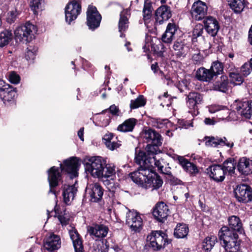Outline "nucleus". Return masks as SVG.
Returning a JSON list of instances; mask_svg holds the SVG:
<instances>
[{"mask_svg": "<svg viewBox=\"0 0 252 252\" xmlns=\"http://www.w3.org/2000/svg\"><path fill=\"white\" fill-rule=\"evenodd\" d=\"M126 223L132 231L136 232H139L142 229L143 221L140 214L133 210L126 213Z\"/></svg>", "mask_w": 252, "mask_h": 252, "instance_id": "obj_8", "label": "nucleus"}, {"mask_svg": "<svg viewBox=\"0 0 252 252\" xmlns=\"http://www.w3.org/2000/svg\"><path fill=\"white\" fill-rule=\"evenodd\" d=\"M135 160L136 163L139 165L138 168H144L146 167L148 163L150 164L151 167V172H154L153 166L152 164L158 167V171L160 173L167 175H171V168L168 166L167 164L164 159L158 156L153 157L152 158H146L145 152L140 151L138 154H136L135 157Z\"/></svg>", "mask_w": 252, "mask_h": 252, "instance_id": "obj_2", "label": "nucleus"}, {"mask_svg": "<svg viewBox=\"0 0 252 252\" xmlns=\"http://www.w3.org/2000/svg\"><path fill=\"white\" fill-rule=\"evenodd\" d=\"M238 113L246 119H250L252 114V100L236 101L233 104Z\"/></svg>", "mask_w": 252, "mask_h": 252, "instance_id": "obj_19", "label": "nucleus"}, {"mask_svg": "<svg viewBox=\"0 0 252 252\" xmlns=\"http://www.w3.org/2000/svg\"><path fill=\"white\" fill-rule=\"evenodd\" d=\"M159 146L149 144L146 148V154L145 153L146 158L150 159V158H152L153 157L157 156L158 153L159 152L158 148Z\"/></svg>", "mask_w": 252, "mask_h": 252, "instance_id": "obj_41", "label": "nucleus"}, {"mask_svg": "<svg viewBox=\"0 0 252 252\" xmlns=\"http://www.w3.org/2000/svg\"><path fill=\"white\" fill-rule=\"evenodd\" d=\"M204 141H205V145L207 146L217 147L218 146H226L231 148L233 146V143L228 141L225 137L205 136L204 138Z\"/></svg>", "mask_w": 252, "mask_h": 252, "instance_id": "obj_23", "label": "nucleus"}, {"mask_svg": "<svg viewBox=\"0 0 252 252\" xmlns=\"http://www.w3.org/2000/svg\"><path fill=\"white\" fill-rule=\"evenodd\" d=\"M228 79L225 75H222L220 80L216 82L213 85V89L216 91L225 93L228 90Z\"/></svg>", "mask_w": 252, "mask_h": 252, "instance_id": "obj_36", "label": "nucleus"}, {"mask_svg": "<svg viewBox=\"0 0 252 252\" xmlns=\"http://www.w3.org/2000/svg\"><path fill=\"white\" fill-rule=\"evenodd\" d=\"M189 233V228L186 224H178L174 229V234L177 238H184Z\"/></svg>", "mask_w": 252, "mask_h": 252, "instance_id": "obj_38", "label": "nucleus"}, {"mask_svg": "<svg viewBox=\"0 0 252 252\" xmlns=\"http://www.w3.org/2000/svg\"><path fill=\"white\" fill-rule=\"evenodd\" d=\"M158 66V65L157 63H156L155 64H152L151 65V69L156 73Z\"/></svg>", "mask_w": 252, "mask_h": 252, "instance_id": "obj_61", "label": "nucleus"}, {"mask_svg": "<svg viewBox=\"0 0 252 252\" xmlns=\"http://www.w3.org/2000/svg\"><path fill=\"white\" fill-rule=\"evenodd\" d=\"M37 48L34 46L31 45L27 48L25 53V58L28 61H33L36 56Z\"/></svg>", "mask_w": 252, "mask_h": 252, "instance_id": "obj_44", "label": "nucleus"}, {"mask_svg": "<svg viewBox=\"0 0 252 252\" xmlns=\"http://www.w3.org/2000/svg\"><path fill=\"white\" fill-rule=\"evenodd\" d=\"M8 80L12 84H17L20 82V77L15 72H11L8 75Z\"/></svg>", "mask_w": 252, "mask_h": 252, "instance_id": "obj_51", "label": "nucleus"}, {"mask_svg": "<svg viewBox=\"0 0 252 252\" xmlns=\"http://www.w3.org/2000/svg\"><path fill=\"white\" fill-rule=\"evenodd\" d=\"M146 100L144 96L142 95H139L136 99L131 100L130 104V107L131 109H136L139 107H142L145 105Z\"/></svg>", "mask_w": 252, "mask_h": 252, "instance_id": "obj_46", "label": "nucleus"}, {"mask_svg": "<svg viewBox=\"0 0 252 252\" xmlns=\"http://www.w3.org/2000/svg\"><path fill=\"white\" fill-rule=\"evenodd\" d=\"M84 127H81L78 131V136L82 141H84Z\"/></svg>", "mask_w": 252, "mask_h": 252, "instance_id": "obj_59", "label": "nucleus"}, {"mask_svg": "<svg viewBox=\"0 0 252 252\" xmlns=\"http://www.w3.org/2000/svg\"><path fill=\"white\" fill-rule=\"evenodd\" d=\"M208 7L206 4L198 0L194 2L190 10L192 19L196 21L203 19L207 14Z\"/></svg>", "mask_w": 252, "mask_h": 252, "instance_id": "obj_12", "label": "nucleus"}, {"mask_svg": "<svg viewBox=\"0 0 252 252\" xmlns=\"http://www.w3.org/2000/svg\"><path fill=\"white\" fill-rule=\"evenodd\" d=\"M248 39L250 44L252 45V26L249 30Z\"/></svg>", "mask_w": 252, "mask_h": 252, "instance_id": "obj_60", "label": "nucleus"}, {"mask_svg": "<svg viewBox=\"0 0 252 252\" xmlns=\"http://www.w3.org/2000/svg\"><path fill=\"white\" fill-rule=\"evenodd\" d=\"M228 221L229 226L228 229L230 231H235L237 233L243 232L242 223L239 217L232 216L228 218Z\"/></svg>", "mask_w": 252, "mask_h": 252, "instance_id": "obj_33", "label": "nucleus"}, {"mask_svg": "<svg viewBox=\"0 0 252 252\" xmlns=\"http://www.w3.org/2000/svg\"><path fill=\"white\" fill-rule=\"evenodd\" d=\"M105 165V160L99 156L88 157L84 160L86 171L94 177L100 178L102 176Z\"/></svg>", "mask_w": 252, "mask_h": 252, "instance_id": "obj_4", "label": "nucleus"}, {"mask_svg": "<svg viewBox=\"0 0 252 252\" xmlns=\"http://www.w3.org/2000/svg\"><path fill=\"white\" fill-rule=\"evenodd\" d=\"M102 187L97 183L88 184L86 189V193L89 194L92 202L100 201L103 194Z\"/></svg>", "mask_w": 252, "mask_h": 252, "instance_id": "obj_18", "label": "nucleus"}, {"mask_svg": "<svg viewBox=\"0 0 252 252\" xmlns=\"http://www.w3.org/2000/svg\"><path fill=\"white\" fill-rule=\"evenodd\" d=\"M188 86V82L187 80H182L179 81L178 88L181 92L184 91V88H187Z\"/></svg>", "mask_w": 252, "mask_h": 252, "instance_id": "obj_54", "label": "nucleus"}, {"mask_svg": "<svg viewBox=\"0 0 252 252\" xmlns=\"http://www.w3.org/2000/svg\"><path fill=\"white\" fill-rule=\"evenodd\" d=\"M196 77L200 81L209 82L213 78L214 75L210 69L202 67L197 70Z\"/></svg>", "mask_w": 252, "mask_h": 252, "instance_id": "obj_34", "label": "nucleus"}, {"mask_svg": "<svg viewBox=\"0 0 252 252\" xmlns=\"http://www.w3.org/2000/svg\"><path fill=\"white\" fill-rule=\"evenodd\" d=\"M61 247V240L60 236L53 233L50 234L44 241V249L49 252H57Z\"/></svg>", "mask_w": 252, "mask_h": 252, "instance_id": "obj_17", "label": "nucleus"}, {"mask_svg": "<svg viewBox=\"0 0 252 252\" xmlns=\"http://www.w3.org/2000/svg\"><path fill=\"white\" fill-rule=\"evenodd\" d=\"M87 16V24L90 29L94 30L99 27L101 17L95 7L89 6Z\"/></svg>", "mask_w": 252, "mask_h": 252, "instance_id": "obj_15", "label": "nucleus"}, {"mask_svg": "<svg viewBox=\"0 0 252 252\" xmlns=\"http://www.w3.org/2000/svg\"><path fill=\"white\" fill-rule=\"evenodd\" d=\"M113 134L111 133H106L104 135L103 140H104V142H110L113 139Z\"/></svg>", "mask_w": 252, "mask_h": 252, "instance_id": "obj_57", "label": "nucleus"}, {"mask_svg": "<svg viewBox=\"0 0 252 252\" xmlns=\"http://www.w3.org/2000/svg\"><path fill=\"white\" fill-rule=\"evenodd\" d=\"M204 123L207 125H213L215 123V121L209 118H206L204 121Z\"/></svg>", "mask_w": 252, "mask_h": 252, "instance_id": "obj_58", "label": "nucleus"}, {"mask_svg": "<svg viewBox=\"0 0 252 252\" xmlns=\"http://www.w3.org/2000/svg\"><path fill=\"white\" fill-rule=\"evenodd\" d=\"M106 146L111 150H114L115 149L119 148L121 145L120 141H115L113 140L110 142H105Z\"/></svg>", "mask_w": 252, "mask_h": 252, "instance_id": "obj_53", "label": "nucleus"}, {"mask_svg": "<svg viewBox=\"0 0 252 252\" xmlns=\"http://www.w3.org/2000/svg\"><path fill=\"white\" fill-rule=\"evenodd\" d=\"M143 137L145 141L149 144L156 145H161L162 144L161 136L152 129H145L143 132Z\"/></svg>", "mask_w": 252, "mask_h": 252, "instance_id": "obj_24", "label": "nucleus"}, {"mask_svg": "<svg viewBox=\"0 0 252 252\" xmlns=\"http://www.w3.org/2000/svg\"><path fill=\"white\" fill-rule=\"evenodd\" d=\"M112 114L114 115H118L119 109L115 105H111L108 110Z\"/></svg>", "mask_w": 252, "mask_h": 252, "instance_id": "obj_55", "label": "nucleus"}, {"mask_svg": "<svg viewBox=\"0 0 252 252\" xmlns=\"http://www.w3.org/2000/svg\"><path fill=\"white\" fill-rule=\"evenodd\" d=\"M251 66L250 63H245L240 68V72L242 75L245 77L249 75L251 73Z\"/></svg>", "mask_w": 252, "mask_h": 252, "instance_id": "obj_52", "label": "nucleus"}, {"mask_svg": "<svg viewBox=\"0 0 252 252\" xmlns=\"http://www.w3.org/2000/svg\"><path fill=\"white\" fill-rule=\"evenodd\" d=\"M177 31L178 27L175 23H168L165 32L162 35V41L166 43H171L174 38L175 34Z\"/></svg>", "mask_w": 252, "mask_h": 252, "instance_id": "obj_26", "label": "nucleus"}, {"mask_svg": "<svg viewBox=\"0 0 252 252\" xmlns=\"http://www.w3.org/2000/svg\"><path fill=\"white\" fill-rule=\"evenodd\" d=\"M228 3L230 7L235 13H240L246 5L245 0H229Z\"/></svg>", "mask_w": 252, "mask_h": 252, "instance_id": "obj_37", "label": "nucleus"}, {"mask_svg": "<svg viewBox=\"0 0 252 252\" xmlns=\"http://www.w3.org/2000/svg\"><path fill=\"white\" fill-rule=\"evenodd\" d=\"M229 77L231 82L236 85H241L244 81V79L242 75L237 72H230Z\"/></svg>", "mask_w": 252, "mask_h": 252, "instance_id": "obj_47", "label": "nucleus"}, {"mask_svg": "<svg viewBox=\"0 0 252 252\" xmlns=\"http://www.w3.org/2000/svg\"><path fill=\"white\" fill-rule=\"evenodd\" d=\"M69 233L75 252H82L83 250L82 243L77 230L72 227L71 229L69 230Z\"/></svg>", "mask_w": 252, "mask_h": 252, "instance_id": "obj_30", "label": "nucleus"}, {"mask_svg": "<svg viewBox=\"0 0 252 252\" xmlns=\"http://www.w3.org/2000/svg\"><path fill=\"white\" fill-rule=\"evenodd\" d=\"M60 165L61 171L69 174L71 178L78 176L77 170L80 164L77 158H70L64 160L63 164L60 163Z\"/></svg>", "mask_w": 252, "mask_h": 252, "instance_id": "obj_7", "label": "nucleus"}, {"mask_svg": "<svg viewBox=\"0 0 252 252\" xmlns=\"http://www.w3.org/2000/svg\"><path fill=\"white\" fill-rule=\"evenodd\" d=\"M147 240L150 242L149 247L154 251H159L164 248L166 243H168L167 236L161 231H153L147 236Z\"/></svg>", "mask_w": 252, "mask_h": 252, "instance_id": "obj_6", "label": "nucleus"}, {"mask_svg": "<svg viewBox=\"0 0 252 252\" xmlns=\"http://www.w3.org/2000/svg\"><path fill=\"white\" fill-rule=\"evenodd\" d=\"M81 11V4L76 0L69 2L65 8V20L69 24L75 20Z\"/></svg>", "mask_w": 252, "mask_h": 252, "instance_id": "obj_11", "label": "nucleus"}, {"mask_svg": "<svg viewBox=\"0 0 252 252\" xmlns=\"http://www.w3.org/2000/svg\"><path fill=\"white\" fill-rule=\"evenodd\" d=\"M136 122L135 119L129 118L120 125L117 127V130L123 132L132 131L136 124Z\"/></svg>", "mask_w": 252, "mask_h": 252, "instance_id": "obj_35", "label": "nucleus"}, {"mask_svg": "<svg viewBox=\"0 0 252 252\" xmlns=\"http://www.w3.org/2000/svg\"><path fill=\"white\" fill-rule=\"evenodd\" d=\"M166 80H167V84L168 85H171L173 83L172 81L169 78H167Z\"/></svg>", "mask_w": 252, "mask_h": 252, "instance_id": "obj_64", "label": "nucleus"}, {"mask_svg": "<svg viewBox=\"0 0 252 252\" xmlns=\"http://www.w3.org/2000/svg\"><path fill=\"white\" fill-rule=\"evenodd\" d=\"M202 96L196 92H191L187 96V104L190 109H194L202 101Z\"/></svg>", "mask_w": 252, "mask_h": 252, "instance_id": "obj_32", "label": "nucleus"}, {"mask_svg": "<svg viewBox=\"0 0 252 252\" xmlns=\"http://www.w3.org/2000/svg\"><path fill=\"white\" fill-rule=\"evenodd\" d=\"M30 7L34 14H37L38 11L42 10L41 0H32L30 2Z\"/></svg>", "mask_w": 252, "mask_h": 252, "instance_id": "obj_49", "label": "nucleus"}, {"mask_svg": "<svg viewBox=\"0 0 252 252\" xmlns=\"http://www.w3.org/2000/svg\"><path fill=\"white\" fill-rule=\"evenodd\" d=\"M169 208L164 203H157L154 208L153 214L156 220L159 222H164L169 214Z\"/></svg>", "mask_w": 252, "mask_h": 252, "instance_id": "obj_22", "label": "nucleus"}, {"mask_svg": "<svg viewBox=\"0 0 252 252\" xmlns=\"http://www.w3.org/2000/svg\"><path fill=\"white\" fill-rule=\"evenodd\" d=\"M204 27L206 32L212 36H215L220 29L218 21L212 16H208L204 20Z\"/></svg>", "mask_w": 252, "mask_h": 252, "instance_id": "obj_25", "label": "nucleus"}, {"mask_svg": "<svg viewBox=\"0 0 252 252\" xmlns=\"http://www.w3.org/2000/svg\"><path fill=\"white\" fill-rule=\"evenodd\" d=\"M218 236L220 243L226 252H238L240 249V240L238 233L230 231L228 227L222 226Z\"/></svg>", "mask_w": 252, "mask_h": 252, "instance_id": "obj_3", "label": "nucleus"}, {"mask_svg": "<svg viewBox=\"0 0 252 252\" xmlns=\"http://www.w3.org/2000/svg\"><path fill=\"white\" fill-rule=\"evenodd\" d=\"M154 8L150 0H145L142 10L143 20L149 31H153L154 26V20L153 19Z\"/></svg>", "mask_w": 252, "mask_h": 252, "instance_id": "obj_9", "label": "nucleus"}, {"mask_svg": "<svg viewBox=\"0 0 252 252\" xmlns=\"http://www.w3.org/2000/svg\"><path fill=\"white\" fill-rule=\"evenodd\" d=\"M77 181L72 185H64L63 187V202L69 205L74 199L77 192Z\"/></svg>", "mask_w": 252, "mask_h": 252, "instance_id": "obj_21", "label": "nucleus"}, {"mask_svg": "<svg viewBox=\"0 0 252 252\" xmlns=\"http://www.w3.org/2000/svg\"><path fill=\"white\" fill-rule=\"evenodd\" d=\"M203 32V27L202 25H196L192 31V40L195 41V39L197 37H201Z\"/></svg>", "mask_w": 252, "mask_h": 252, "instance_id": "obj_50", "label": "nucleus"}, {"mask_svg": "<svg viewBox=\"0 0 252 252\" xmlns=\"http://www.w3.org/2000/svg\"><path fill=\"white\" fill-rule=\"evenodd\" d=\"M10 16L11 17V21H14V19H15V17H16L15 12L14 11H11L10 12Z\"/></svg>", "mask_w": 252, "mask_h": 252, "instance_id": "obj_62", "label": "nucleus"}, {"mask_svg": "<svg viewBox=\"0 0 252 252\" xmlns=\"http://www.w3.org/2000/svg\"><path fill=\"white\" fill-rule=\"evenodd\" d=\"M215 236L207 237L202 243V249L205 252H210L217 242Z\"/></svg>", "mask_w": 252, "mask_h": 252, "instance_id": "obj_39", "label": "nucleus"}, {"mask_svg": "<svg viewBox=\"0 0 252 252\" xmlns=\"http://www.w3.org/2000/svg\"><path fill=\"white\" fill-rule=\"evenodd\" d=\"M115 174V166L114 165L111 164H105L104 167L103 168V175H102L101 177H110Z\"/></svg>", "mask_w": 252, "mask_h": 252, "instance_id": "obj_45", "label": "nucleus"}, {"mask_svg": "<svg viewBox=\"0 0 252 252\" xmlns=\"http://www.w3.org/2000/svg\"><path fill=\"white\" fill-rule=\"evenodd\" d=\"M36 32V27L30 22H27L25 25L17 27L14 34L16 40L30 42Z\"/></svg>", "mask_w": 252, "mask_h": 252, "instance_id": "obj_5", "label": "nucleus"}, {"mask_svg": "<svg viewBox=\"0 0 252 252\" xmlns=\"http://www.w3.org/2000/svg\"><path fill=\"white\" fill-rule=\"evenodd\" d=\"M214 76L220 74L223 71V65L219 62H214L210 68Z\"/></svg>", "mask_w": 252, "mask_h": 252, "instance_id": "obj_48", "label": "nucleus"}, {"mask_svg": "<svg viewBox=\"0 0 252 252\" xmlns=\"http://www.w3.org/2000/svg\"><path fill=\"white\" fill-rule=\"evenodd\" d=\"M88 231L91 235H93L96 238H103L107 235L108 228L102 224L95 225L90 227Z\"/></svg>", "mask_w": 252, "mask_h": 252, "instance_id": "obj_28", "label": "nucleus"}, {"mask_svg": "<svg viewBox=\"0 0 252 252\" xmlns=\"http://www.w3.org/2000/svg\"><path fill=\"white\" fill-rule=\"evenodd\" d=\"M16 94L15 89L4 81L0 80V98L4 103L11 100Z\"/></svg>", "mask_w": 252, "mask_h": 252, "instance_id": "obj_20", "label": "nucleus"}, {"mask_svg": "<svg viewBox=\"0 0 252 252\" xmlns=\"http://www.w3.org/2000/svg\"><path fill=\"white\" fill-rule=\"evenodd\" d=\"M173 48L178 57H180L186 54L187 47L182 41L175 42Z\"/></svg>", "mask_w": 252, "mask_h": 252, "instance_id": "obj_43", "label": "nucleus"}, {"mask_svg": "<svg viewBox=\"0 0 252 252\" xmlns=\"http://www.w3.org/2000/svg\"><path fill=\"white\" fill-rule=\"evenodd\" d=\"M150 164L148 163L144 168H138L130 174L129 176L137 184L142 186H151L153 189H158L161 187L163 181L160 177L156 173L151 172Z\"/></svg>", "mask_w": 252, "mask_h": 252, "instance_id": "obj_1", "label": "nucleus"}, {"mask_svg": "<svg viewBox=\"0 0 252 252\" xmlns=\"http://www.w3.org/2000/svg\"><path fill=\"white\" fill-rule=\"evenodd\" d=\"M235 197L239 202L246 203L252 200V190L246 185H239L234 190Z\"/></svg>", "mask_w": 252, "mask_h": 252, "instance_id": "obj_10", "label": "nucleus"}, {"mask_svg": "<svg viewBox=\"0 0 252 252\" xmlns=\"http://www.w3.org/2000/svg\"><path fill=\"white\" fill-rule=\"evenodd\" d=\"M58 219L62 225H66L69 221V219L63 216L59 215L58 216Z\"/></svg>", "mask_w": 252, "mask_h": 252, "instance_id": "obj_56", "label": "nucleus"}, {"mask_svg": "<svg viewBox=\"0 0 252 252\" xmlns=\"http://www.w3.org/2000/svg\"><path fill=\"white\" fill-rule=\"evenodd\" d=\"M166 134L167 136H169V137H172L173 136V133L170 130H168L166 131Z\"/></svg>", "mask_w": 252, "mask_h": 252, "instance_id": "obj_63", "label": "nucleus"}, {"mask_svg": "<svg viewBox=\"0 0 252 252\" xmlns=\"http://www.w3.org/2000/svg\"><path fill=\"white\" fill-rule=\"evenodd\" d=\"M180 164L183 169L192 175H196L199 172L197 166L193 163L189 162L183 157L177 156Z\"/></svg>", "mask_w": 252, "mask_h": 252, "instance_id": "obj_27", "label": "nucleus"}, {"mask_svg": "<svg viewBox=\"0 0 252 252\" xmlns=\"http://www.w3.org/2000/svg\"><path fill=\"white\" fill-rule=\"evenodd\" d=\"M237 168L242 174H250L252 173V161L245 157L242 158L239 160Z\"/></svg>", "mask_w": 252, "mask_h": 252, "instance_id": "obj_29", "label": "nucleus"}, {"mask_svg": "<svg viewBox=\"0 0 252 252\" xmlns=\"http://www.w3.org/2000/svg\"><path fill=\"white\" fill-rule=\"evenodd\" d=\"M48 180L50 186L49 193H52L57 196L56 190L54 189L59 185L61 181V172L59 168L56 166L52 167L48 171Z\"/></svg>", "mask_w": 252, "mask_h": 252, "instance_id": "obj_13", "label": "nucleus"}, {"mask_svg": "<svg viewBox=\"0 0 252 252\" xmlns=\"http://www.w3.org/2000/svg\"><path fill=\"white\" fill-rule=\"evenodd\" d=\"M130 11L128 9H124L120 14L119 21V31L121 33L125 32L128 27V17L130 16Z\"/></svg>", "mask_w": 252, "mask_h": 252, "instance_id": "obj_31", "label": "nucleus"}, {"mask_svg": "<svg viewBox=\"0 0 252 252\" xmlns=\"http://www.w3.org/2000/svg\"><path fill=\"white\" fill-rule=\"evenodd\" d=\"M236 162L233 158H229L226 160L221 165L223 170L225 171V174L228 172L229 173H233L235 169Z\"/></svg>", "mask_w": 252, "mask_h": 252, "instance_id": "obj_42", "label": "nucleus"}, {"mask_svg": "<svg viewBox=\"0 0 252 252\" xmlns=\"http://www.w3.org/2000/svg\"><path fill=\"white\" fill-rule=\"evenodd\" d=\"M170 8L167 5H161L155 12V20L153 30L157 29V27L162 24L164 21L168 20L171 17Z\"/></svg>", "mask_w": 252, "mask_h": 252, "instance_id": "obj_14", "label": "nucleus"}, {"mask_svg": "<svg viewBox=\"0 0 252 252\" xmlns=\"http://www.w3.org/2000/svg\"><path fill=\"white\" fill-rule=\"evenodd\" d=\"M12 33L11 31L4 30L0 32V48L7 45L12 39Z\"/></svg>", "mask_w": 252, "mask_h": 252, "instance_id": "obj_40", "label": "nucleus"}, {"mask_svg": "<svg viewBox=\"0 0 252 252\" xmlns=\"http://www.w3.org/2000/svg\"><path fill=\"white\" fill-rule=\"evenodd\" d=\"M206 173L211 179L216 182H222L224 181L225 174L221 165L213 164L206 169Z\"/></svg>", "mask_w": 252, "mask_h": 252, "instance_id": "obj_16", "label": "nucleus"}]
</instances>
